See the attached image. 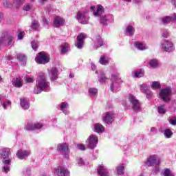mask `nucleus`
Instances as JSON below:
<instances>
[{
  "label": "nucleus",
  "instance_id": "1",
  "mask_svg": "<svg viewBox=\"0 0 176 176\" xmlns=\"http://www.w3.org/2000/svg\"><path fill=\"white\" fill-rule=\"evenodd\" d=\"M90 9L93 12V14L95 17H100V23L102 24V25H107V23H112V21H113V15H102V13H104V7H102V6L98 5L96 7L91 6Z\"/></svg>",
  "mask_w": 176,
  "mask_h": 176
},
{
  "label": "nucleus",
  "instance_id": "2",
  "mask_svg": "<svg viewBox=\"0 0 176 176\" xmlns=\"http://www.w3.org/2000/svg\"><path fill=\"white\" fill-rule=\"evenodd\" d=\"M42 91H50V82L46 79V75L38 76L36 80V87L34 90V94H39Z\"/></svg>",
  "mask_w": 176,
  "mask_h": 176
},
{
  "label": "nucleus",
  "instance_id": "3",
  "mask_svg": "<svg viewBox=\"0 0 176 176\" xmlns=\"http://www.w3.org/2000/svg\"><path fill=\"white\" fill-rule=\"evenodd\" d=\"M122 105L124 107L125 109H130V108H131L136 112L141 111V104H140V101H138L134 95H129L127 101H124L122 102Z\"/></svg>",
  "mask_w": 176,
  "mask_h": 176
},
{
  "label": "nucleus",
  "instance_id": "4",
  "mask_svg": "<svg viewBox=\"0 0 176 176\" xmlns=\"http://www.w3.org/2000/svg\"><path fill=\"white\" fill-rule=\"evenodd\" d=\"M111 85L110 89L113 93H116L120 90V85L123 83L122 78L119 73L112 74L110 78Z\"/></svg>",
  "mask_w": 176,
  "mask_h": 176
},
{
  "label": "nucleus",
  "instance_id": "5",
  "mask_svg": "<svg viewBox=\"0 0 176 176\" xmlns=\"http://www.w3.org/2000/svg\"><path fill=\"white\" fill-rule=\"evenodd\" d=\"M1 159L3 164H12V160L10 158L12 155L10 148H3L0 151Z\"/></svg>",
  "mask_w": 176,
  "mask_h": 176
},
{
  "label": "nucleus",
  "instance_id": "6",
  "mask_svg": "<svg viewBox=\"0 0 176 176\" xmlns=\"http://www.w3.org/2000/svg\"><path fill=\"white\" fill-rule=\"evenodd\" d=\"M35 61L37 64H47L50 61V55L45 52H41L37 54Z\"/></svg>",
  "mask_w": 176,
  "mask_h": 176
},
{
  "label": "nucleus",
  "instance_id": "7",
  "mask_svg": "<svg viewBox=\"0 0 176 176\" xmlns=\"http://www.w3.org/2000/svg\"><path fill=\"white\" fill-rule=\"evenodd\" d=\"M76 19L80 24H87L89 23V19H90L89 12L87 10L78 11L76 14Z\"/></svg>",
  "mask_w": 176,
  "mask_h": 176
},
{
  "label": "nucleus",
  "instance_id": "8",
  "mask_svg": "<svg viewBox=\"0 0 176 176\" xmlns=\"http://www.w3.org/2000/svg\"><path fill=\"white\" fill-rule=\"evenodd\" d=\"M5 43L8 47H12L14 45V36L10 34H7L4 37L0 39V46Z\"/></svg>",
  "mask_w": 176,
  "mask_h": 176
},
{
  "label": "nucleus",
  "instance_id": "9",
  "mask_svg": "<svg viewBox=\"0 0 176 176\" xmlns=\"http://www.w3.org/2000/svg\"><path fill=\"white\" fill-rule=\"evenodd\" d=\"M171 88L170 87H166L162 89H161L160 92V97L162 101H164L165 102H168L170 100H171Z\"/></svg>",
  "mask_w": 176,
  "mask_h": 176
},
{
  "label": "nucleus",
  "instance_id": "10",
  "mask_svg": "<svg viewBox=\"0 0 176 176\" xmlns=\"http://www.w3.org/2000/svg\"><path fill=\"white\" fill-rule=\"evenodd\" d=\"M116 114L113 111H107L103 113L102 122L107 126V124H111V123L115 120V117Z\"/></svg>",
  "mask_w": 176,
  "mask_h": 176
},
{
  "label": "nucleus",
  "instance_id": "11",
  "mask_svg": "<svg viewBox=\"0 0 176 176\" xmlns=\"http://www.w3.org/2000/svg\"><path fill=\"white\" fill-rule=\"evenodd\" d=\"M98 144V138L94 135H91L87 140V145L89 149H94Z\"/></svg>",
  "mask_w": 176,
  "mask_h": 176
},
{
  "label": "nucleus",
  "instance_id": "12",
  "mask_svg": "<svg viewBox=\"0 0 176 176\" xmlns=\"http://www.w3.org/2000/svg\"><path fill=\"white\" fill-rule=\"evenodd\" d=\"M160 47L164 52H167L168 53H171L174 52V44L171 41H165L162 43Z\"/></svg>",
  "mask_w": 176,
  "mask_h": 176
},
{
  "label": "nucleus",
  "instance_id": "13",
  "mask_svg": "<svg viewBox=\"0 0 176 176\" xmlns=\"http://www.w3.org/2000/svg\"><path fill=\"white\" fill-rule=\"evenodd\" d=\"M55 176H67L69 175V171L65 166H58L54 169Z\"/></svg>",
  "mask_w": 176,
  "mask_h": 176
},
{
  "label": "nucleus",
  "instance_id": "14",
  "mask_svg": "<svg viewBox=\"0 0 176 176\" xmlns=\"http://www.w3.org/2000/svg\"><path fill=\"white\" fill-rule=\"evenodd\" d=\"M147 166H158L160 164V160H157V155H151L147 158L146 161Z\"/></svg>",
  "mask_w": 176,
  "mask_h": 176
},
{
  "label": "nucleus",
  "instance_id": "15",
  "mask_svg": "<svg viewBox=\"0 0 176 176\" xmlns=\"http://www.w3.org/2000/svg\"><path fill=\"white\" fill-rule=\"evenodd\" d=\"M87 38V35L85 33H80L77 36V43L76 46L78 49H82L83 47V45H85V39Z\"/></svg>",
  "mask_w": 176,
  "mask_h": 176
},
{
  "label": "nucleus",
  "instance_id": "16",
  "mask_svg": "<svg viewBox=\"0 0 176 176\" xmlns=\"http://www.w3.org/2000/svg\"><path fill=\"white\" fill-rule=\"evenodd\" d=\"M43 125L41 123H32L28 122L25 126V129L28 131H31L32 130H38L39 129H42Z\"/></svg>",
  "mask_w": 176,
  "mask_h": 176
},
{
  "label": "nucleus",
  "instance_id": "17",
  "mask_svg": "<svg viewBox=\"0 0 176 176\" xmlns=\"http://www.w3.org/2000/svg\"><path fill=\"white\" fill-rule=\"evenodd\" d=\"M31 155V151L30 150H19L16 152V156L18 159L23 160V159H26L28 156Z\"/></svg>",
  "mask_w": 176,
  "mask_h": 176
},
{
  "label": "nucleus",
  "instance_id": "18",
  "mask_svg": "<svg viewBox=\"0 0 176 176\" xmlns=\"http://www.w3.org/2000/svg\"><path fill=\"white\" fill-rule=\"evenodd\" d=\"M98 174L99 176H110L109 170L104 165L98 167Z\"/></svg>",
  "mask_w": 176,
  "mask_h": 176
},
{
  "label": "nucleus",
  "instance_id": "19",
  "mask_svg": "<svg viewBox=\"0 0 176 176\" xmlns=\"http://www.w3.org/2000/svg\"><path fill=\"white\" fill-rule=\"evenodd\" d=\"M57 151L58 152H63V153H69V144L67 143L58 144Z\"/></svg>",
  "mask_w": 176,
  "mask_h": 176
},
{
  "label": "nucleus",
  "instance_id": "20",
  "mask_svg": "<svg viewBox=\"0 0 176 176\" xmlns=\"http://www.w3.org/2000/svg\"><path fill=\"white\" fill-rule=\"evenodd\" d=\"M20 105L22 109H30V100L27 98H21Z\"/></svg>",
  "mask_w": 176,
  "mask_h": 176
},
{
  "label": "nucleus",
  "instance_id": "21",
  "mask_svg": "<svg viewBox=\"0 0 176 176\" xmlns=\"http://www.w3.org/2000/svg\"><path fill=\"white\" fill-rule=\"evenodd\" d=\"M96 74H99L98 81L102 85L105 83V82H107V80H108V78H107V76H105V74H104V72H102L101 70H99V71L96 70Z\"/></svg>",
  "mask_w": 176,
  "mask_h": 176
},
{
  "label": "nucleus",
  "instance_id": "22",
  "mask_svg": "<svg viewBox=\"0 0 176 176\" xmlns=\"http://www.w3.org/2000/svg\"><path fill=\"white\" fill-rule=\"evenodd\" d=\"M49 76L51 80H56L58 76V70L57 68L54 67L49 72Z\"/></svg>",
  "mask_w": 176,
  "mask_h": 176
},
{
  "label": "nucleus",
  "instance_id": "23",
  "mask_svg": "<svg viewBox=\"0 0 176 176\" xmlns=\"http://www.w3.org/2000/svg\"><path fill=\"white\" fill-rule=\"evenodd\" d=\"M64 24H65V21H64V19L59 16L55 17L54 20V27H63Z\"/></svg>",
  "mask_w": 176,
  "mask_h": 176
},
{
  "label": "nucleus",
  "instance_id": "24",
  "mask_svg": "<svg viewBox=\"0 0 176 176\" xmlns=\"http://www.w3.org/2000/svg\"><path fill=\"white\" fill-rule=\"evenodd\" d=\"M134 47H135L136 49H138V50H141V51H144V50H146V49H148V46H146V44L144 43H141V42H135L133 43Z\"/></svg>",
  "mask_w": 176,
  "mask_h": 176
},
{
  "label": "nucleus",
  "instance_id": "25",
  "mask_svg": "<svg viewBox=\"0 0 176 176\" xmlns=\"http://www.w3.org/2000/svg\"><path fill=\"white\" fill-rule=\"evenodd\" d=\"M59 107L60 111H63L65 115H69V111H68V108L69 107V105L68 104V103L61 102L59 104Z\"/></svg>",
  "mask_w": 176,
  "mask_h": 176
},
{
  "label": "nucleus",
  "instance_id": "26",
  "mask_svg": "<svg viewBox=\"0 0 176 176\" xmlns=\"http://www.w3.org/2000/svg\"><path fill=\"white\" fill-rule=\"evenodd\" d=\"M105 130V128L102 124L100 123H96L94 124V131L95 133H104V131Z\"/></svg>",
  "mask_w": 176,
  "mask_h": 176
},
{
  "label": "nucleus",
  "instance_id": "27",
  "mask_svg": "<svg viewBox=\"0 0 176 176\" xmlns=\"http://www.w3.org/2000/svg\"><path fill=\"white\" fill-rule=\"evenodd\" d=\"M134 32H135V28L134 26L131 25H129L125 30V33L126 35H129V36H133L134 35Z\"/></svg>",
  "mask_w": 176,
  "mask_h": 176
},
{
  "label": "nucleus",
  "instance_id": "28",
  "mask_svg": "<svg viewBox=\"0 0 176 176\" xmlns=\"http://www.w3.org/2000/svg\"><path fill=\"white\" fill-rule=\"evenodd\" d=\"M12 85L15 87H22L23 80L20 78H16L12 79Z\"/></svg>",
  "mask_w": 176,
  "mask_h": 176
},
{
  "label": "nucleus",
  "instance_id": "29",
  "mask_svg": "<svg viewBox=\"0 0 176 176\" xmlns=\"http://www.w3.org/2000/svg\"><path fill=\"white\" fill-rule=\"evenodd\" d=\"M99 63L101 65H108L109 64V58L105 55H102L99 59Z\"/></svg>",
  "mask_w": 176,
  "mask_h": 176
},
{
  "label": "nucleus",
  "instance_id": "30",
  "mask_svg": "<svg viewBox=\"0 0 176 176\" xmlns=\"http://www.w3.org/2000/svg\"><path fill=\"white\" fill-rule=\"evenodd\" d=\"M69 50V45L67 43H63L60 47L61 54H65Z\"/></svg>",
  "mask_w": 176,
  "mask_h": 176
},
{
  "label": "nucleus",
  "instance_id": "31",
  "mask_svg": "<svg viewBox=\"0 0 176 176\" xmlns=\"http://www.w3.org/2000/svg\"><path fill=\"white\" fill-rule=\"evenodd\" d=\"M116 168L118 175H124V165H118Z\"/></svg>",
  "mask_w": 176,
  "mask_h": 176
},
{
  "label": "nucleus",
  "instance_id": "32",
  "mask_svg": "<svg viewBox=\"0 0 176 176\" xmlns=\"http://www.w3.org/2000/svg\"><path fill=\"white\" fill-rule=\"evenodd\" d=\"M173 131H171V129H166L164 131V135L165 137V138H171V137H173Z\"/></svg>",
  "mask_w": 176,
  "mask_h": 176
},
{
  "label": "nucleus",
  "instance_id": "33",
  "mask_svg": "<svg viewBox=\"0 0 176 176\" xmlns=\"http://www.w3.org/2000/svg\"><path fill=\"white\" fill-rule=\"evenodd\" d=\"M102 45H104L102 39L100 37H98L95 41L94 47L97 49L98 47H101Z\"/></svg>",
  "mask_w": 176,
  "mask_h": 176
},
{
  "label": "nucleus",
  "instance_id": "34",
  "mask_svg": "<svg viewBox=\"0 0 176 176\" xmlns=\"http://www.w3.org/2000/svg\"><path fill=\"white\" fill-rule=\"evenodd\" d=\"M148 64L151 68H157L159 67V63L156 59H152L148 62Z\"/></svg>",
  "mask_w": 176,
  "mask_h": 176
},
{
  "label": "nucleus",
  "instance_id": "35",
  "mask_svg": "<svg viewBox=\"0 0 176 176\" xmlns=\"http://www.w3.org/2000/svg\"><path fill=\"white\" fill-rule=\"evenodd\" d=\"M98 91V90L96 88H89L88 91L89 97H94L95 96H96Z\"/></svg>",
  "mask_w": 176,
  "mask_h": 176
},
{
  "label": "nucleus",
  "instance_id": "36",
  "mask_svg": "<svg viewBox=\"0 0 176 176\" xmlns=\"http://www.w3.org/2000/svg\"><path fill=\"white\" fill-rule=\"evenodd\" d=\"M144 72L142 69H138L134 72L135 78H142L144 76Z\"/></svg>",
  "mask_w": 176,
  "mask_h": 176
},
{
  "label": "nucleus",
  "instance_id": "37",
  "mask_svg": "<svg viewBox=\"0 0 176 176\" xmlns=\"http://www.w3.org/2000/svg\"><path fill=\"white\" fill-rule=\"evenodd\" d=\"M158 113L161 115H164L166 112H167V109H166V106L164 104L160 105L157 107Z\"/></svg>",
  "mask_w": 176,
  "mask_h": 176
},
{
  "label": "nucleus",
  "instance_id": "38",
  "mask_svg": "<svg viewBox=\"0 0 176 176\" xmlns=\"http://www.w3.org/2000/svg\"><path fill=\"white\" fill-rule=\"evenodd\" d=\"M151 87L153 90H157V89H160V82L158 81H154L151 82Z\"/></svg>",
  "mask_w": 176,
  "mask_h": 176
},
{
  "label": "nucleus",
  "instance_id": "39",
  "mask_svg": "<svg viewBox=\"0 0 176 176\" xmlns=\"http://www.w3.org/2000/svg\"><path fill=\"white\" fill-rule=\"evenodd\" d=\"M142 93H146L149 90V86L145 84H142L140 87Z\"/></svg>",
  "mask_w": 176,
  "mask_h": 176
},
{
  "label": "nucleus",
  "instance_id": "40",
  "mask_svg": "<svg viewBox=\"0 0 176 176\" xmlns=\"http://www.w3.org/2000/svg\"><path fill=\"white\" fill-rule=\"evenodd\" d=\"M170 21H173V17L171 16H165L162 18V22L164 24H168Z\"/></svg>",
  "mask_w": 176,
  "mask_h": 176
},
{
  "label": "nucleus",
  "instance_id": "41",
  "mask_svg": "<svg viewBox=\"0 0 176 176\" xmlns=\"http://www.w3.org/2000/svg\"><path fill=\"white\" fill-rule=\"evenodd\" d=\"M162 174L164 176H175L174 174L171 173V170L168 168H166L163 172Z\"/></svg>",
  "mask_w": 176,
  "mask_h": 176
},
{
  "label": "nucleus",
  "instance_id": "42",
  "mask_svg": "<svg viewBox=\"0 0 176 176\" xmlns=\"http://www.w3.org/2000/svg\"><path fill=\"white\" fill-rule=\"evenodd\" d=\"M6 166H3L2 168V172L5 173L6 174H8L9 171H10V164H4Z\"/></svg>",
  "mask_w": 176,
  "mask_h": 176
},
{
  "label": "nucleus",
  "instance_id": "43",
  "mask_svg": "<svg viewBox=\"0 0 176 176\" xmlns=\"http://www.w3.org/2000/svg\"><path fill=\"white\" fill-rule=\"evenodd\" d=\"M38 28H39V24L38 23V21H33L32 22V26H31L32 30H38Z\"/></svg>",
  "mask_w": 176,
  "mask_h": 176
},
{
  "label": "nucleus",
  "instance_id": "44",
  "mask_svg": "<svg viewBox=\"0 0 176 176\" xmlns=\"http://www.w3.org/2000/svg\"><path fill=\"white\" fill-rule=\"evenodd\" d=\"M17 58L18 60H19V61H21L22 63H25V61L27 60V57H25L23 54H19L17 56Z\"/></svg>",
  "mask_w": 176,
  "mask_h": 176
},
{
  "label": "nucleus",
  "instance_id": "45",
  "mask_svg": "<svg viewBox=\"0 0 176 176\" xmlns=\"http://www.w3.org/2000/svg\"><path fill=\"white\" fill-rule=\"evenodd\" d=\"M32 47L33 49V50H34L35 52H36L38 50V41H32Z\"/></svg>",
  "mask_w": 176,
  "mask_h": 176
},
{
  "label": "nucleus",
  "instance_id": "46",
  "mask_svg": "<svg viewBox=\"0 0 176 176\" xmlns=\"http://www.w3.org/2000/svg\"><path fill=\"white\" fill-rule=\"evenodd\" d=\"M31 9H32V6L30 3L25 4L23 7V10H25L26 12H29Z\"/></svg>",
  "mask_w": 176,
  "mask_h": 176
},
{
  "label": "nucleus",
  "instance_id": "47",
  "mask_svg": "<svg viewBox=\"0 0 176 176\" xmlns=\"http://www.w3.org/2000/svg\"><path fill=\"white\" fill-rule=\"evenodd\" d=\"M24 80H25V82H26V83H33L34 82V78H32L30 76L25 77Z\"/></svg>",
  "mask_w": 176,
  "mask_h": 176
},
{
  "label": "nucleus",
  "instance_id": "48",
  "mask_svg": "<svg viewBox=\"0 0 176 176\" xmlns=\"http://www.w3.org/2000/svg\"><path fill=\"white\" fill-rule=\"evenodd\" d=\"M30 2H34L35 0H30ZM25 0H14V3L16 5H21L23 2H25Z\"/></svg>",
  "mask_w": 176,
  "mask_h": 176
},
{
  "label": "nucleus",
  "instance_id": "49",
  "mask_svg": "<svg viewBox=\"0 0 176 176\" xmlns=\"http://www.w3.org/2000/svg\"><path fill=\"white\" fill-rule=\"evenodd\" d=\"M10 105H12V102H10V100H8L6 103L2 104V107L4 109H6V108H8V107H10Z\"/></svg>",
  "mask_w": 176,
  "mask_h": 176
},
{
  "label": "nucleus",
  "instance_id": "50",
  "mask_svg": "<svg viewBox=\"0 0 176 176\" xmlns=\"http://www.w3.org/2000/svg\"><path fill=\"white\" fill-rule=\"evenodd\" d=\"M146 98H152L153 97V92L147 91L145 92Z\"/></svg>",
  "mask_w": 176,
  "mask_h": 176
},
{
  "label": "nucleus",
  "instance_id": "51",
  "mask_svg": "<svg viewBox=\"0 0 176 176\" xmlns=\"http://www.w3.org/2000/svg\"><path fill=\"white\" fill-rule=\"evenodd\" d=\"M78 164L80 166H85V164H86V162L83 161V159L79 158L78 160Z\"/></svg>",
  "mask_w": 176,
  "mask_h": 176
},
{
  "label": "nucleus",
  "instance_id": "52",
  "mask_svg": "<svg viewBox=\"0 0 176 176\" xmlns=\"http://www.w3.org/2000/svg\"><path fill=\"white\" fill-rule=\"evenodd\" d=\"M77 148L79 149V151H85L86 148L85 147V145L83 144H78Z\"/></svg>",
  "mask_w": 176,
  "mask_h": 176
},
{
  "label": "nucleus",
  "instance_id": "53",
  "mask_svg": "<svg viewBox=\"0 0 176 176\" xmlns=\"http://www.w3.org/2000/svg\"><path fill=\"white\" fill-rule=\"evenodd\" d=\"M159 171H160V168H159L158 166H155L154 168V170L153 172V174L154 175H156V174H157V173H159Z\"/></svg>",
  "mask_w": 176,
  "mask_h": 176
},
{
  "label": "nucleus",
  "instance_id": "54",
  "mask_svg": "<svg viewBox=\"0 0 176 176\" xmlns=\"http://www.w3.org/2000/svg\"><path fill=\"white\" fill-rule=\"evenodd\" d=\"M168 122L170 124H172L173 126H176V118L173 120L169 119Z\"/></svg>",
  "mask_w": 176,
  "mask_h": 176
},
{
  "label": "nucleus",
  "instance_id": "55",
  "mask_svg": "<svg viewBox=\"0 0 176 176\" xmlns=\"http://www.w3.org/2000/svg\"><path fill=\"white\" fill-rule=\"evenodd\" d=\"M23 36H24V32H21L18 34V39H23Z\"/></svg>",
  "mask_w": 176,
  "mask_h": 176
},
{
  "label": "nucleus",
  "instance_id": "56",
  "mask_svg": "<svg viewBox=\"0 0 176 176\" xmlns=\"http://www.w3.org/2000/svg\"><path fill=\"white\" fill-rule=\"evenodd\" d=\"M23 174L24 175H30L31 174V170L28 169V170H24Z\"/></svg>",
  "mask_w": 176,
  "mask_h": 176
},
{
  "label": "nucleus",
  "instance_id": "57",
  "mask_svg": "<svg viewBox=\"0 0 176 176\" xmlns=\"http://www.w3.org/2000/svg\"><path fill=\"white\" fill-rule=\"evenodd\" d=\"M91 69L92 71H96V69H97V66H96L94 63H91Z\"/></svg>",
  "mask_w": 176,
  "mask_h": 176
},
{
  "label": "nucleus",
  "instance_id": "58",
  "mask_svg": "<svg viewBox=\"0 0 176 176\" xmlns=\"http://www.w3.org/2000/svg\"><path fill=\"white\" fill-rule=\"evenodd\" d=\"M151 133H153V134H156L157 133V129L155 127H152L151 129Z\"/></svg>",
  "mask_w": 176,
  "mask_h": 176
},
{
  "label": "nucleus",
  "instance_id": "59",
  "mask_svg": "<svg viewBox=\"0 0 176 176\" xmlns=\"http://www.w3.org/2000/svg\"><path fill=\"white\" fill-rule=\"evenodd\" d=\"M3 6L5 8H9V2H8V1L5 0L3 2Z\"/></svg>",
  "mask_w": 176,
  "mask_h": 176
},
{
  "label": "nucleus",
  "instance_id": "60",
  "mask_svg": "<svg viewBox=\"0 0 176 176\" xmlns=\"http://www.w3.org/2000/svg\"><path fill=\"white\" fill-rule=\"evenodd\" d=\"M162 36L163 38H167L168 36V32H165L164 33H163Z\"/></svg>",
  "mask_w": 176,
  "mask_h": 176
},
{
  "label": "nucleus",
  "instance_id": "61",
  "mask_svg": "<svg viewBox=\"0 0 176 176\" xmlns=\"http://www.w3.org/2000/svg\"><path fill=\"white\" fill-rule=\"evenodd\" d=\"M134 3H139V2H141V0H133Z\"/></svg>",
  "mask_w": 176,
  "mask_h": 176
},
{
  "label": "nucleus",
  "instance_id": "62",
  "mask_svg": "<svg viewBox=\"0 0 176 176\" xmlns=\"http://www.w3.org/2000/svg\"><path fill=\"white\" fill-rule=\"evenodd\" d=\"M172 3L176 6V0H172Z\"/></svg>",
  "mask_w": 176,
  "mask_h": 176
},
{
  "label": "nucleus",
  "instance_id": "63",
  "mask_svg": "<svg viewBox=\"0 0 176 176\" xmlns=\"http://www.w3.org/2000/svg\"><path fill=\"white\" fill-rule=\"evenodd\" d=\"M43 21L45 25L47 24V20L43 19Z\"/></svg>",
  "mask_w": 176,
  "mask_h": 176
},
{
  "label": "nucleus",
  "instance_id": "64",
  "mask_svg": "<svg viewBox=\"0 0 176 176\" xmlns=\"http://www.w3.org/2000/svg\"><path fill=\"white\" fill-rule=\"evenodd\" d=\"M173 16H174V17L172 18L173 20H176V14L175 13V14H173Z\"/></svg>",
  "mask_w": 176,
  "mask_h": 176
}]
</instances>
